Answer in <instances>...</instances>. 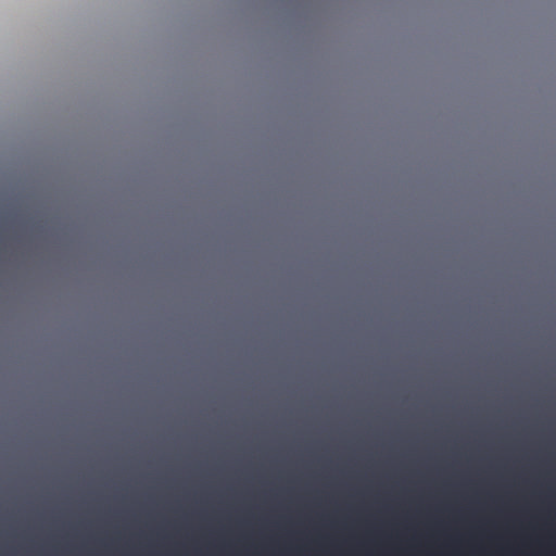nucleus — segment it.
<instances>
[{
	"mask_svg": "<svg viewBox=\"0 0 556 556\" xmlns=\"http://www.w3.org/2000/svg\"><path fill=\"white\" fill-rule=\"evenodd\" d=\"M36 544L38 545V544H39V541H36Z\"/></svg>",
	"mask_w": 556,
	"mask_h": 556,
	"instance_id": "f257e3e1",
	"label": "nucleus"
}]
</instances>
